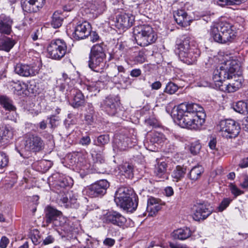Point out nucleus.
<instances>
[{
	"label": "nucleus",
	"instance_id": "nucleus-1",
	"mask_svg": "<svg viewBox=\"0 0 248 248\" xmlns=\"http://www.w3.org/2000/svg\"><path fill=\"white\" fill-rule=\"evenodd\" d=\"M175 121L181 127L191 130L200 129L205 123L203 108L197 104L182 103L174 114Z\"/></svg>",
	"mask_w": 248,
	"mask_h": 248
},
{
	"label": "nucleus",
	"instance_id": "nucleus-2",
	"mask_svg": "<svg viewBox=\"0 0 248 248\" xmlns=\"http://www.w3.org/2000/svg\"><path fill=\"white\" fill-rule=\"evenodd\" d=\"M191 40L190 37L184 35L176 42V50L180 59L187 64H192L196 62L201 53Z\"/></svg>",
	"mask_w": 248,
	"mask_h": 248
},
{
	"label": "nucleus",
	"instance_id": "nucleus-3",
	"mask_svg": "<svg viewBox=\"0 0 248 248\" xmlns=\"http://www.w3.org/2000/svg\"><path fill=\"white\" fill-rule=\"evenodd\" d=\"M210 34L214 40L218 43L232 42L236 37L235 28L228 22H220L211 27Z\"/></svg>",
	"mask_w": 248,
	"mask_h": 248
},
{
	"label": "nucleus",
	"instance_id": "nucleus-4",
	"mask_svg": "<svg viewBox=\"0 0 248 248\" xmlns=\"http://www.w3.org/2000/svg\"><path fill=\"white\" fill-rule=\"evenodd\" d=\"M114 201L118 206L129 212L135 211L138 205V198L132 188L121 187L116 191Z\"/></svg>",
	"mask_w": 248,
	"mask_h": 248
},
{
	"label": "nucleus",
	"instance_id": "nucleus-5",
	"mask_svg": "<svg viewBox=\"0 0 248 248\" xmlns=\"http://www.w3.org/2000/svg\"><path fill=\"white\" fill-rule=\"evenodd\" d=\"M103 44L94 45L91 49L88 65L93 71L102 73L106 67V54Z\"/></svg>",
	"mask_w": 248,
	"mask_h": 248
},
{
	"label": "nucleus",
	"instance_id": "nucleus-6",
	"mask_svg": "<svg viewBox=\"0 0 248 248\" xmlns=\"http://www.w3.org/2000/svg\"><path fill=\"white\" fill-rule=\"evenodd\" d=\"M133 35L137 44L141 46L155 43L157 38L155 32L148 25H140L134 27Z\"/></svg>",
	"mask_w": 248,
	"mask_h": 248
},
{
	"label": "nucleus",
	"instance_id": "nucleus-7",
	"mask_svg": "<svg viewBox=\"0 0 248 248\" xmlns=\"http://www.w3.org/2000/svg\"><path fill=\"white\" fill-rule=\"evenodd\" d=\"M239 66L234 60L228 61L224 63L219 69H216L213 73V79L215 82H221L225 79L237 78V71Z\"/></svg>",
	"mask_w": 248,
	"mask_h": 248
},
{
	"label": "nucleus",
	"instance_id": "nucleus-8",
	"mask_svg": "<svg viewBox=\"0 0 248 248\" xmlns=\"http://www.w3.org/2000/svg\"><path fill=\"white\" fill-rule=\"evenodd\" d=\"M219 127L221 135L227 139L236 138L240 130L239 124L232 119L221 120Z\"/></svg>",
	"mask_w": 248,
	"mask_h": 248
},
{
	"label": "nucleus",
	"instance_id": "nucleus-9",
	"mask_svg": "<svg viewBox=\"0 0 248 248\" xmlns=\"http://www.w3.org/2000/svg\"><path fill=\"white\" fill-rule=\"evenodd\" d=\"M67 46L62 39L52 40L47 46V52L49 57L54 60H61L66 54Z\"/></svg>",
	"mask_w": 248,
	"mask_h": 248
},
{
	"label": "nucleus",
	"instance_id": "nucleus-10",
	"mask_svg": "<svg viewBox=\"0 0 248 248\" xmlns=\"http://www.w3.org/2000/svg\"><path fill=\"white\" fill-rule=\"evenodd\" d=\"M25 148L26 150L36 153L44 149L45 142L36 134L28 133L25 136Z\"/></svg>",
	"mask_w": 248,
	"mask_h": 248
},
{
	"label": "nucleus",
	"instance_id": "nucleus-11",
	"mask_svg": "<svg viewBox=\"0 0 248 248\" xmlns=\"http://www.w3.org/2000/svg\"><path fill=\"white\" fill-rule=\"evenodd\" d=\"M109 184L106 180H100L85 188V194L91 198L101 197L104 195Z\"/></svg>",
	"mask_w": 248,
	"mask_h": 248
},
{
	"label": "nucleus",
	"instance_id": "nucleus-12",
	"mask_svg": "<svg viewBox=\"0 0 248 248\" xmlns=\"http://www.w3.org/2000/svg\"><path fill=\"white\" fill-rule=\"evenodd\" d=\"M40 64L38 62L31 64L19 63L15 66V72L18 75L24 77H33L39 73Z\"/></svg>",
	"mask_w": 248,
	"mask_h": 248
},
{
	"label": "nucleus",
	"instance_id": "nucleus-13",
	"mask_svg": "<svg viewBox=\"0 0 248 248\" xmlns=\"http://www.w3.org/2000/svg\"><path fill=\"white\" fill-rule=\"evenodd\" d=\"M71 31L72 36L75 40L84 39L91 34V26L87 21H79L74 25Z\"/></svg>",
	"mask_w": 248,
	"mask_h": 248
},
{
	"label": "nucleus",
	"instance_id": "nucleus-14",
	"mask_svg": "<svg viewBox=\"0 0 248 248\" xmlns=\"http://www.w3.org/2000/svg\"><path fill=\"white\" fill-rule=\"evenodd\" d=\"M103 220L106 224H112L119 227L124 226L127 221L124 216L114 210L108 211L104 214Z\"/></svg>",
	"mask_w": 248,
	"mask_h": 248
},
{
	"label": "nucleus",
	"instance_id": "nucleus-15",
	"mask_svg": "<svg viewBox=\"0 0 248 248\" xmlns=\"http://www.w3.org/2000/svg\"><path fill=\"white\" fill-rule=\"evenodd\" d=\"M119 99L115 95H109L106 98L102 104V108L109 115L115 116L120 110Z\"/></svg>",
	"mask_w": 248,
	"mask_h": 248
},
{
	"label": "nucleus",
	"instance_id": "nucleus-16",
	"mask_svg": "<svg viewBox=\"0 0 248 248\" xmlns=\"http://www.w3.org/2000/svg\"><path fill=\"white\" fill-rule=\"evenodd\" d=\"M64 220L62 212L53 207H48L46 213V222L47 225L52 223L55 226H62Z\"/></svg>",
	"mask_w": 248,
	"mask_h": 248
},
{
	"label": "nucleus",
	"instance_id": "nucleus-17",
	"mask_svg": "<svg viewBox=\"0 0 248 248\" xmlns=\"http://www.w3.org/2000/svg\"><path fill=\"white\" fill-rule=\"evenodd\" d=\"M134 21L135 18L132 14L121 12L116 16L115 25L119 29L126 30L133 25Z\"/></svg>",
	"mask_w": 248,
	"mask_h": 248
},
{
	"label": "nucleus",
	"instance_id": "nucleus-18",
	"mask_svg": "<svg viewBox=\"0 0 248 248\" xmlns=\"http://www.w3.org/2000/svg\"><path fill=\"white\" fill-rule=\"evenodd\" d=\"M193 217L196 221L204 220L212 213V210L209 205L203 203H197L193 208Z\"/></svg>",
	"mask_w": 248,
	"mask_h": 248
},
{
	"label": "nucleus",
	"instance_id": "nucleus-19",
	"mask_svg": "<svg viewBox=\"0 0 248 248\" xmlns=\"http://www.w3.org/2000/svg\"><path fill=\"white\" fill-rule=\"evenodd\" d=\"M51 180L53 186L56 190H59L60 193L62 192L65 193L64 189L71 186V183L69 182V180L70 181L71 179L70 178L69 179L67 178L59 173L53 174L49 178V181L50 182ZM57 192L59 193V191H57Z\"/></svg>",
	"mask_w": 248,
	"mask_h": 248
},
{
	"label": "nucleus",
	"instance_id": "nucleus-20",
	"mask_svg": "<svg viewBox=\"0 0 248 248\" xmlns=\"http://www.w3.org/2000/svg\"><path fill=\"white\" fill-rule=\"evenodd\" d=\"M0 105L6 111H7V118L9 120H14L16 116V108L14 104L13 101L5 95L0 96Z\"/></svg>",
	"mask_w": 248,
	"mask_h": 248
},
{
	"label": "nucleus",
	"instance_id": "nucleus-21",
	"mask_svg": "<svg viewBox=\"0 0 248 248\" xmlns=\"http://www.w3.org/2000/svg\"><path fill=\"white\" fill-rule=\"evenodd\" d=\"M46 0H21L23 10L27 13H35L44 5Z\"/></svg>",
	"mask_w": 248,
	"mask_h": 248
},
{
	"label": "nucleus",
	"instance_id": "nucleus-22",
	"mask_svg": "<svg viewBox=\"0 0 248 248\" xmlns=\"http://www.w3.org/2000/svg\"><path fill=\"white\" fill-rule=\"evenodd\" d=\"M216 87H218V90L228 93H233L237 91L242 86V78L237 76V78L233 81L228 84H223L221 82H215Z\"/></svg>",
	"mask_w": 248,
	"mask_h": 248
},
{
	"label": "nucleus",
	"instance_id": "nucleus-23",
	"mask_svg": "<svg viewBox=\"0 0 248 248\" xmlns=\"http://www.w3.org/2000/svg\"><path fill=\"white\" fill-rule=\"evenodd\" d=\"M59 204L61 206L67 209H77L79 206L76 196L69 192L64 193V195L60 198Z\"/></svg>",
	"mask_w": 248,
	"mask_h": 248
},
{
	"label": "nucleus",
	"instance_id": "nucleus-24",
	"mask_svg": "<svg viewBox=\"0 0 248 248\" xmlns=\"http://www.w3.org/2000/svg\"><path fill=\"white\" fill-rule=\"evenodd\" d=\"M68 95L71 94L73 97L70 104L73 108H78L84 106L85 98L80 90L73 88L68 91Z\"/></svg>",
	"mask_w": 248,
	"mask_h": 248
},
{
	"label": "nucleus",
	"instance_id": "nucleus-25",
	"mask_svg": "<svg viewBox=\"0 0 248 248\" xmlns=\"http://www.w3.org/2000/svg\"><path fill=\"white\" fill-rule=\"evenodd\" d=\"M114 147L117 148L120 151L125 150L133 145L130 139L122 134H117L114 139Z\"/></svg>",
	"mask_w": 248,
	"mask_h": 248
},
{
	"label": "nucleus",
	"instance_id": "nucleus-26",
	"mask_svg": "<svg viewBox=\"0 0 248 248\" xmlns=\"http://www.w3.org/2000/svg\"><path fill=\"white\" fill-rule=\"evenodd\" d=\"M13 19L5 15L0 16V33L10 35L12 32Z\"/></svg>",
	"mask_w": 248,
	"mask_h": 248
},
{
	"label": "nucleus",
	"instance_id": "nucleus-27",
	"mask_svg": "<svg viewBox=\"0 0 248 248\" xmlns=\"http://www.w3.org/2000/svg\"><path fill=\"white\" fill-rule=\"evenodd\" d=\"M77 167L78 168L80 176L83 178L90 172V164L85 157L81 154L78 155Z\"/></svg>",
	"mask_w": 248,
	"mask_h": 248
},
{
	"label": "nucleus",
	"instance_id": "nucleus-28",
	"mask_svg": "<svg viewBox=\"0 0 248 248\" xmlns=\"http://www.w3.org/2000/svg\"><path fill=\"white\" fill-rule=\"evenodd\" d=\"M92 155L93 158L94 167L99 171L103 170L105 165V159L101 151L99 153H96L95 149L92 150Z\"/></svg>",
	"mask_w": 248,
	"mask_h": 248
},
{
	"label": "nucleus",
	"instance_id": "nucleus-29",
	"mask_svg": "<svg viewBox=\"0 0 248 248\" xmlns=\"http://www.w3.org/2000/svg\"><path fill=\"white\" fill-rule=\"evenodd\" d=\"M192 235V232L189 228L184 227L173 231L171 233L172 237L175 239L184 240L189 238Z\"/></svg>",
	"mask_w": 248,
	"mask_h": 248
},
{
	"label": "nucleus",
	"instance_id": "nucleus-30",
	"mask_svg": "<svg viewBox=\"0 0 248 248\" xmlns=\"http://www.w3.org/2000/svg\"><path fill=\"white\" fill-rule=\"evenodd\" d=\"M160 200L154 197H150L147 201V211L149 213V215L153 216L161 208V205L159 203Z\"/></svg>",
	"mask_w": 248,
	"mask_h": 248
},
{
	"label": "nucleus",
	"instance_id": "nucleus-31",
	"mask_svg": "<svg viewBox=\"0 0 248 248\" xmlns=\"http://www.w3.org/2000/svg\"><path fill=\"white\" fill-rule=\"evenodd\" d=\"M173 16L177 23L182 26H186L190 20L187 13L182 9L174 12Z\"/></svg>",
	"mask_w": 248,
	"mask_h": 248
},
{
	"label": "nucleus",
	"instance_id": "nucleus-32",
	"mask_svg": "<svg viewBox=\"0 0 248 248\" xmlns=\"http://www.w3.org/2000/svg\"><path fill=\"white\" fill-rule=\"evenodd\" d=\"M13 137V133L10 127L0 126V146L8 142Z\"/></svg>",
	"mask_w": 248,
	"mask_h": 248
},
{
	"label": "nucleus",
	"instance_id": "nucleus-33",
	"mask_svg": "<svg viewBox=\"0 0 248 248\" xmlns=\"http://www.w3.org/2000/svg\"><path fill=\"white\" fill-rule=\"evenodd\" d=\"M60 82L59 88L60 91L63 92L66 90L65 95L68 97V91L73 88L69 83L71 82V78L68 75L65 73L62 74V77L60 78L58 81Z\"/></svg>",
	"mask_w": 248,
	"mask_h": 248
},
{
	"label": "nucleus",
	"instance_id": "nucleus-34",
	"mask_svg": "<svg viewBox=\"0 0 248 248\" xmlns=\"http://www.w3.org/2000/svg\"><path fill=\"white\" fill-rule=\"evenodd\" d=\"M157 164L155 165L154 173L159 178H165L166 176L167 164L160 159L156 160Z\"/></svg>",
	"mask_w": 248,
	"mask_h": 248
},
{
	"label": "nucleus",
	"instance_id": "nucleus-35",
	"mask_svg": "<svg viewBox=\"0 0 248 248\" xmlns=\"http://www.w3.org/2000/svg\"><path fill=\"white\" fill-rule=\"evenodd\" d=\"M16 42L12 38L4 36L0 38V50L9 52L13 47Z\"/></svg>",
	"mask_w": 248,
	"mask_h": 248
},
{
	"label": "nucleus",
	"instance_id": "nucleus-36",
	"mask_svg": "<svg viewBox=\"0 0 248 248\" xmlns=\"http://www.w3.org/2000/svg\"><path fill=\"white\" fill-rule=\"evenodd\" d=\"M233 109L237 112L242 114H248V100L246 101H239L232 106Z\"/></svg>",
	"mask_w": 248,
	"mask_h": 248
},
{
	"label": "nucleus",
	"instance_id": "nucleus-37",
	"mask_svg": "<svg viewBox=\"0 0 248 248\" xmlns=\"http://www.w3.org/2000/svg\"><path fill=\"white\" fill-rule=\"evenodd\" d=\"M110 138L108 135L104 134L98 136L96 139L93 140V145L99 147L102 151L104 149L105 145L109 142Z\"/></svg>",
	"mask_w": 248,
	"mask_h": 248
},
{
	"label": "nucleus",
	"instance_id": "nucleus-38",
	"mask_svg": "<svg viewBox=\"0 0 248 248\" xmlns=\"http://www.w3.org/2000/svg\"><path fill=\"white\" fill-rule=\"evenodd\" d=\"M186 173V169L184 167L177 166L172 173L174 181L178 182L184 177Z\"/></svg>",
	"mask_w": 248,
	"mask_h": 248
},
{
	"label": "nucleus",
	"instance_id": "nucleus-39",
	"mask_svg": "<svg viewBox=\"0 0 248 248\" xmlns=\"http://www.w3.org/2000/svg\"><path fill=\"white\" fill-rule=\"evenodd\" d=\"M63 16L58 11L55 12L52 17L51 26L57 29L60 27L62 23Z\"/></svg>",
	"mask_w": 248,
	"mask_h": 248
},
{
	"label": "nucleus",
	"instance_id": "nucleus-40",
	"mask_svg": "<svg viewBox=\"0 0 248 248\" xmlns=\"http://www.w3.org/2000/svg\"><path fill=\"white\" fill-rule=\"evenodd\" d=\"M203 172V169L201 166L194 167L189 173V178L192 181H196Z\"/></svg>",
	"mask_w": 248,
	"mask_h": 248
},
{
	"label": "nucleus",
	"instance_id": "nucleus-41",
	"mask_svg": "<svg viewBox=\"0 0 248 248\" xmlns=\"http://www.w3.org/2000/svg\"><path fill=\"white\" fill-rule=\"evenodd\" d=\"M13 86V89L15 93L17 95L27 94V85L24 83L16 82L14 83Z\"/></svg>",
	"mask_w": 248,
	"mask_h": 248
},
{
	"label": "nucleus",
	"instance_id": "nucleus-42",
	"mask_svg": "<svg viewBox=\"0 0 248 248\" xmlns=\"http://www.w3.org/2000/svg\"><path fill=\"white\" fill-rule=\"evenodd\" d=\"M121 171L125 177L131 179L133 177V167L129 164H124L121 169Z\"/></svg>",
	"mask_w": 248,
	"mask_h": 248
},
{
	"label": "nucleus",
	"instance_id": "nucleus-43",
	"mask_svg": "<svg viewBox=\"0 0 248 248\" xmlns=\"http://www.w3.org/2000/svg\"><path fill=\"white\" fill-rule=\"evenodd\" d=\"M88 91L92 92H99L100 88L102 84V82L99 80L95 81H88Z\"/></svg>",
	"mask_w": 248,
	"mask_h": 248
},
{
	"label": "nucleus",
	"instance_id": "nucleus-44",
	"mask_svg": "<svg viewBox=\"0 0 248 248\" xmlns=\"http://www.w3.org/2000/svg\"><path fill=\"white\" fill-rule=\"evenodd\" d=\"M178 86L172 82H169L166 86L164 92L170 94L174 93L178 90Z\"/></svg>",
	"mask_w": 248,
	"mask_h": 248
},
{
	"label": "nucleus",
	"instance_id": "nucleus-45",
	"mask_svg": "<svg viewBox=\"0 0 248 248\" xmlns=\"http://www.w3.org/2000/svg\"><path fill=\"white\" fill-rule=\"evenodd\" d=\"M201 148V145L198 141L193 142L191 144L190 146V153L193 155H197Z\"/></svg>",
	"mask_w": 248,
	"mask_h": 248
},
{
	"label": "nucleus",
	"instance_id": "nucleus-46",
	"mask_svg": "<svg viewBox=\"0 0 248 248\" xmlns=\"http://www.w3.org/2000/svg\"><path fill=\"white\" fill-rule=\"evenodd\" d=\"M8 162V156L3 152H0V168H3L6 167Z\"/></svg>",
	"mask_w": 248,
	"mask_h": 248
},
{
	"label": "nucleus",
	"instance_id": "nucleus-47",
	"mask_svg": "<svg viewBox=\"0 0 248 248\" xmlns=\"http://www.w3.org/2000/svg\"><path fill=\"white\" fill-rule=\"evenodd\" d=\"M243 0H217V2L220 6H225L226 5L238 4L242 2Z\"/></svg>",
	"mask_w": 248,
	"mask_h": 248
},
{
	"label": "nucleus",
	"instance_id": "nucleus-48",
	"mask_svg": "<svg viewBox=\"0 0 248 248\" xmlns=\"http://www.w3.org/2000/svg\"><path fill=\"white\" fill-rule=\"evenodd\" d=\"M146 60V55L143 50L140 51L134 58V61L137 63H142Z\"/></svg>",
	"mask_w": 248,
	"mask_h": 248
},
{
	"label": "nucleus",
	"instance_id": "nucleus-49",
	"mask_svg": "<svg viewBox=\"0 0 248 248\" xmlns=\"http://www.w3.org/2000/svg\"><path fill=\"white\" fill-rule=\"evenodd\" d=\"M232 201V200L230 198L223 199L218 207V211L222 212L229 205Z\"/></svg>",
	"mask_w": 248,
	"mask_h": 248
},
{
	"label": "nucleus",
	"instance_id": "nucleus-50",
	"mask_svg": "<svg viewBox=\"0 0 248 248\" xmlns=\"http://www.w3.org/2000/svg\"><path fill=\"white\" fill-rule=\"evenodd\" d=\"M145 124L149 126L154 127H157L159 126V123L157 120L154 118H149L145 120Z\"/></svg>",
	"mask_w": 248,
	"mask_h": 248
},
{
	"label": "nucleus",
	"instance_id": "nucleus-51",
	"mask_svg": "<svg viewBox=\"0 0 248 248\" xmlns=\"http://www.w3.org/2000/svg\"><path fill=\"white\" fill-rule=\"evenodd\" d=\"M95 117V112L92 110L90 113L87 112V114L85 115V120L88 124H91L93 122Z\"/></svg>",
	"mask_w": 248,
	"mask_h": 248
},
{
	"label": "nucleus",
	"instance_id": "nucleus-52",
	"mask_svg": "<svg viewBox=\"0 0 248 248\" xmlns=\"http://www.w3.org/2000/svg\"><path fill=\"white\" fill-rule=\"evenodd\" d=\"M38 233L39 232L36 230L34 231L33 233L31 235V239L34 245H37L41 242V238Z\"/></svg>",
	"mask_w": 248,
	"mask_h": 248
},
{
	"label": "nucleus",
	"instance_id": "nucleus-53",
	"mask_svg": "<svg viewBox=\"0 0 248 248\" xmlns=\"http://www.w3.org/2000/svg\"><path fill=\"white\" fill-rule=\"evenodd\" d=\"M150 141L151 142L160 143L163 141L162 135L158 133L154 134L152 136Z\"/></svg>",
	"mask_w": 248,
	"mask_h": 248
},
{
	"label": "nucleus",
	"instance_id": "nucleus-54",
	"mask_svg": "<svg viewBox=\"0 0 248 248\" xmlns=\"http://www.w3.org/2000/svg\"><path fill=\"white\" fill-rule=\"evenodd\" d=\"M91 139L89 136L85 135L81 137L79 140V143L83 146H88L91 143Z\"/></svg>",
	"mask_w": 248,
	"mask_h": 248
},
{
	"label": "nucleus",
	"instance_id": "nucleus-55",
	"mask_svg": "<svg viewBox=\"0 0 248 248\" xmlns=\"http://www.w3.org/2000/svg\"><path fill=\"white\" fill-rule=\"evenodd\" d=\"M231 192L236 198L237 196L241 195L243 192L235 186H232L231 187Z\"/></svg>",
	"mask_w": 248,
	"mask_h": 248
},
{
	"label": "nucleus",
	"instance_id": "nucleus-56",
	"mask_svg": "<svg viewBox=\"0 0 248 248\" xmlns=\"http://www.w3.org/2000/svg\"><path fill=\"white\" fill-rule=\"evenodd\" d=\"M115 240L114 239L111 238H106L103 241L104 245L109 247H112L115 244Z\"/></svg>",
	"mask_w": 248,
	"mask_h": 248
},
{
	"label": "nucleus",
	"instance_id": "nucleus-57",
	"mask_svg": "<svg viewBox=\"0 0 248 248\" xmlns=\"http://www.w3.org/2000/svg\"><path fill=\"white\" fill-rule=\"evenodd\" d=\"M54 240V237L51 235H49L43 240V244L44 245H49L53 243Z\"/></svg>",
	"mask_w": 248,
	"mask_h": 248
},
{
	"label": "nucleus",
	"instance_id": "nucleus-58",
	"mask_svg": "<svg viewBox=\"0 0 248 248\" xmlns=\"http://www.w3.org/2000/svg\"><path fill=\"white\" fill-rule=\"evenodd\" d=\"M141 74V71L140 69L136 68L130 71V75L133 78H137Z\"/></svg>",
	"mask_w": 248,
	"mask_h": 248
},
{
	"label": "nucleus",
	"instance_id": "nucleus-59",
	"mask_svg": "<svg viewBox=\"0 0 248 248\" xmlns=\"http://www.w3.org/2000/svg\"><path fill=\"white\" fill-rule=\"evenodd\" d=\"M9 242V239L6 236H2L0 241V248H6Z\"/></svg>",
	"mask_w": 248,
	"mask_h": 248
},
{
	"label": "nucleus",
	"instance_id": "nucleus-60",
	"mask_svg": "<svg viewBox=\"0 0 248 248\" xmlns=\"http://www.w3.org/2000/svg\"><path fill=\"white\" fill-rule=\"evenodd\" d=\"M49 124H51V127L56 126L57 122L59 121V117L55 115H51L49 118Z\"/></svg>",
	"mask_w": 248,
	"mask_h": 248
},
{
	"label": "nucleus",
	"instance_id": "nucleus-61",
	"mask_svg": "<svg viewBox=\"0 0 248 248\" xmlns=\"http://www.w3.org/2000/svg\"><path fill=\"white\" fill-rule=\"evenodd\" d=\"M77 90H80L81 92H85L86 91H88V83L81 82L79 84V87H78Z\"/></svg>",
	"mask_w": 248,
	"mask_h": 248
},
{
	"label": "nucleus",
	"instance_id": "nucleus-62",
	"mask_svg": "<svg viewBox=\"0 0 248 248\" xmlns=\"http://www.w3.org/2000/svg\"><path fill=\"white\" fill-rule=\"evenodd\" d=\"M169 248H188L186 245L181 244L170 243Z\"/></svg>",
	"mask_w": 248,
	"mask_h": 248
},
{
	"label": "nucleus",
	"instance_id": "nucleus-63",
	"mask_svg": "<svg viewBox=\"0 0 248 248\" xmlns=\"http://www.w3.org/2000/svg\"><path fill=\"white\" fill-rule=\"evenodd\" d=\"M239 166L242 168H245L248 167V157L243 158L241 160Z\"/></svg>",
	"mask_w": 248,
	"mask_h": 248
},
{
	"label": "nucleus",
	"instance_id": "nucleus-64",
	"mask_svg": "<svg viewBox=\"0 0 248 248\" xmlns=\"http://www.w3.org/2000/svg\"><path fill=\"white\" fill-rule=\"evenodd\" d=\"M241 186L244 188H246L248 187V176L245 175L243 178V181L241 184Z\"/></svg>",
	"mask_w": 248,
	"mask_h": 248
}]
</instances>
